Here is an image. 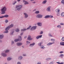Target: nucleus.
Segmentation results:
<instances>
[{"label":"nucleus","mask_w":64,"mask_h":64,"mask_svg":"<svg viewBox=\"0 0 64 64\" xmlns=\"http://www.w3.org/2000/svg\"><path fill=\"white\" fill-rule=\"evenodd\" d=\"M40 49H44L45 48V47L43 45L40 46Z\"/></svg>","instance_id":"nucleus-19"},{"label":"nucleus","mask_w":64,"mask_h":64,"mask_svg":"<svg viewBox=\"0 0 64 64\" xmlns=\"http://www.w3.org/2000/svg\"><path fill=\"white\" fill-rule=\"evenodd\" d=\"M56 12H58V13H59V12H60V9L58 8L56 10Z\"/></svg>","instance_id":"nucleus-27"},{"label":"nucleus","mask_w":64,"mask_h":64,"mask_svg":"<svg viewBox=\"0 0 64 64\" xmlns=\"http://www.w3.org/2000/svg\"><path fill=\"white\" fill-rule=\"evenodd\" d=\"M57 63H58V64H60V62H56Z\"/></svg>","instance_id":"nucleus-60"},{"label":"nucleus","mask_w":64,"mask_h":64,"mask_svg":"<svg viewBox=\"0 0 64 64\" xmlns=\"http://www.w3.org/2000/svg\"><path fill=\"white\" fill-rule=\"evenodd\" d=\"M23 56H26V54H23Z\"/></svg>","instance_id":"nucleus-55"},{"label":"nucleus","mask_w":64,"mask_h":64,"mask_svg":"<svg viewBox=\"0 0 64 64\" xmlns=\"http://www.w3.org/2000/svg\"><path fill=\"white\" fill-rule=\"evenodd\" d=\"M60 24L61 25H64V24L63 23H61Z\"/></svg>","instance_id":"nucleus-52"},{"label":"nucleus","mask_w":64,"mask_h":64,"mask_svg":"<svg viewBox=\"0 0 64 64\" xmlns=\"http://www.w3.org/2000/svg\"><path fill=\"white\" fill-rule=\"evenodd\" d=\"M35 13L36 14H38L39 13V11H36Z\"/></svg>","instance_id":"nucleus-38"},{"label":"nucleus","mask_w":64,"mask_h":64,"mask_svg":"<svg viewBox=\"0 0 64 64\" xmlns=\"http://www.w3.org/2000/svg\"><path fill=\"white\" fill-rule=\"evenodd\" d=\"M17 64H21V62H20L18 61L17 62Z\"/></svg>","instance_id":"nucleus-42"},{"label":"nucleus","mask_w":64,"mask_h":64,"mask_svg":"<svg viewBox=\"0 0 64 64\" xmlns=\"http://www.w3.org/2000/svg\"><path fill=\"white\" fill-rule=\"evenodd\" d=\"M27 36H25L24 37V38L25 39L26 38H27Z\"/></svg>","instance_id":"nucleus-58"},{"label":"nucleus","mask_w":64,"mask_h":64,"mask_svg":"<svg viewBox=\"0 0 64 64\" xmlns=\"http://www.w3.org/2000/svg\"><path fill=\"white\" fill-rule=\"evenodd\" d=\"M18 39H16L14 40V41L15 42H18V41H19V40L20 41H21L22 40V37L20 36H18Z\"/></svg>","instance_id":"nucleus-3"},{"label":"nucleus","mask_w":64,"mask_h":64,"mask_svg":"<svg viewBox=\"0 0 64 64\" xmlns=\"http://www.w3.org/2000/svg\"><path fill=\"white\" fill-rule=\"evenodd\" d=\"M63 53V51H61L60 52H59V53L60 54H61L62 53Z\"/></svg>","instance_id":"nucleus-49"},{"label":"nucleus","mask_w":64,"mask_h":64,"mask_svg":"<svg viewBox=\"0 0 64 64\" xmlns=\"http://www.w3.org/2000/svg\"><path fill=\"white\" fill-rule=\"evenodd\" d=\"M4 13H5V12H2V14H4Z\"/></svg>","instance_id":"nucleus-64"},{"label":"nucleus","mask_w":64,"mask_h":64,"mask_svg":"<svg viewBox=\"0 0 64 64\" xmlns=\"http://www.w3.org/2000/svg\"><path fill=\"white\" fill-rule=\"evenodd\" d=\"M14 26V25L13 24H11L10 26H8L5 29L6 31L4 32V33H8V30H9L10 28H12Z\"/></svg>","instance_id":"nucleus-1"},{"label":"nucleus","mask_w":64,"mask_h":64,"mask_svg":"<svg viewBox=\"0 0 64 64\" xmlns=\"http://www.w3.org/2000/svg\"><path fill=\"white\" fill-rule=\"evenodd\" d=\"M37 24L38 26H40V27L42 26V22H40L37 23Z\"/></svg>","instance_id":"nucleus-12"},{"label":"nucleus","mask_w":64,"mask_h":64,"mask_svg":"<svg viewBox=\"0 0 64 64\" xmlns=\"http://www.w3.org/2000/svg\"><path fill=\"white\" fill-rule=\"evenodd\" d=\"M17 1H15L12 3V4L14 5L16 3H17Z\"/></svg>","instance_id":"nucleus-33"},{"label":"nucleus","mask_w":64,"mask_h":64,"mask_svg":"<svg viewBox=\"0 0 64 64\" xmlns=\"http://www.w3.org/2000/svg\"><path fill=\"white\" fill-rule=\"evenodd\" d=\"M1 55L3 57H6L7 56V54L5 53L2 52L1 54Z\"/></svg>","instance_id":"nucleus-13"},{"label":"nucleus","mask_w":64,"mask_h":64,"mask_svg":"<svg viewBox=\"0 0 64 64\" xmlns=\"http://www.w3.org/2000/svg\"><path fill=\"white\" fill-rule=\"evenodd\" d=\"M24 17L25 18H28V15L26 13H24Z\"/></svg>","instance_id":"nucleus-7"},{"label":"nucleus","mask_w":64,"mask_h":64,"mask_svg":"<svg viewBox=\"0 0 64 64\" xmlns=\"http://www.w3.org/2000/svg\"><path fill=\"white\" fill-rule=\"evenodd\" d=\"M10 51L9 50H6L5 51V53H8Z\"/></svg>","instance_id":"nucleus-28"},{"label":"nucleus","mask_w":64,"mask_h":64,"mask_svg":"<svg viewBox=\"0 0 64 64\" xmlns=\"http://www.w3.org/2000/svg\"><path fill=\"white\" fill-rule=\"evenodd\" d=\"M30 43V42L27 41L26 42V45H29Z\"/></svg>","instance_id":"nucleus-23"},{"label":"nucleus","mask_w":64,"mask_h":64,"mask_svg":"<svg viewBox=\"0 0 64 64\" xmlns=\"http://www.w3.org/2000/svg\"><path fill=\"white\" fill-rule=\"evenodd\" d=\"M15 31L16 32H19L20 31V30H19V29L18 28H17L15 30Z\"/></svg>","instance_id":"nucleus-26"},{"label":"nucleus","mask_w":64,"mask_h":64,"mask_svg":"<svg viewBox=\"0 0 64 64\" xmlns=\"http://www.w3.org/2000/svg\"><path fill=\"white\" fill-rule=\"evenodd\" d=\"M61 15L62 17H63L64 16V12H62V13L61 14Z\"/></svg>","instance_id":"nucleus-30"},{"label":"nucleus","mask_w":64,"mask_h":64,"mask_svg":"<svg viewBox=\"0 0 64 64\" xmlns=\"http://www.w3.org/2000/svg\"><path fill=\"white\" fill-rule=\"evenodd\" d=\"M2 40H0V43H2Z\"/></svg>","instance_id":"nucleus-61"},{"label":"nucleus","mask_w":64,"mask_h":64,"mask_svg":"<svg viewBox=\"0 0 64 64\" xmlns=\"http://www.w3.org/2000/svg\"><path fill=\"white\" fill-rule=\"evenodd\" d=\"M13 33H14V32H10V34L11 35H13Z\"/></svg>","instance_id":"nucleus-46"},{"label":"nucleus","mask_w":64,"mask_h":64,"mask_svg":"<svg viewBox=\"0 0 64 64\" xmlns=\"http://www.w3.org/2000/svg\"><path fill=\"white\" fill-rule=\"evenodd\" d=\"M63 56H64V55L62 54H61L60 56V57H61L62 58H63Z\"/></svg>","instance_id":"nucleus-32"},{"label":"nucleus","mask_w":64,"mask_h":64,"mask_svg":"<svg viewBox=\"0 0 64 64\" xmlns=\"http://www.w3.org/2000/svg\"><path fill=\"white\" fill-rule=\"evenodd\" d=\"M4 35L3 34L0 35V39H3V38H4Z\"/></svg>","instance_id":"nucleus-18"},{"label":"nucleus","mask_w":64,"mask_h":64,"mask_svg":"<svg viewBox=\"0 0 64 64\" xmlns=\"http://www.w3.org/2000/svg\"><path fill=\"white\" fill-rule=\"evenodd\" d=\"M51 41L52 42H54V41H55V40L54 39H52L51 40Z\"/></svg>","instance_id":"nucleus-44"},{"label":"nucleus","mask_w":64,"mask_h":64,"mask_svg":"<svg viewBox=\"0 0 64 64\" xmlns=\"http://www.w3.org/2000/svg\"><path fill=\"white\" fill-rule=\"evenodd\" d=\"M37 28V26H32V28H30V30L31 31H33V30H34L36 29Z\"/></svg>","instance_id":"nucleus-6"},{"label":"nucleus","mask_w":64,"mask_h":64,"mask_svg":"<svg viewBox=\"0 0 64 64\" xmlns=\"http://www.w3.org/2000/svg\"><path fill=\"white\" fill-rule=\"evenodd\" d=\"M49 18V15L46 16L44 17V18Z\"/></svg>","instance_id":"nucleus-31"},{"label":"nucleus","mask_w":64,"mask_h":64,"mask_svg":"<svg viewBox=\"0 0 64 64\" xmlns=\"http://www.w3.org/2000/svg\"><path fill=\"white\" fill-rule=\"evenodd\" d=\"M42 35L38 36L36 37V39H39V38H42Z\"/></svg>","instance_id":"nucleus-10"},{"label":"nucleus","mask_w":64,"mask_h":64,"mask_svg":"<svg viewBox=\"0 0 64 64\" xmlns=\"http://www.w3.org/2000/svg\"><path fill=\"white\" fill-rule=\"evenodd\" d=\"M60 45H62L64 46V42H60Z\"/></svg>","instance_id":"nucleus-24"},{"label":"nucleus","mask_w":64,"mask_h":64,"mask_svg":"<svg viewBox=\"0 0 64 64\" xmlns=\"http://www.w3.org/2000/svg\"><path fill=\"white\" fill-rule=\"evenodd\" d=\"M58 28H59V29H60L61 28V25H58L57 26Z\"/></svg>","instance_id":"nucleus-34"},{"label":"nucleus","mask_w":64,"mask_h":64,"mask_svg":"<svg viewBox=\"0 0 64 64\" xmlns=\"http://www.w3.org/2000/svg\"><path fill=\"white\" fill-rule=\"evenodd\" d=\"M5 22L6 23H7L8 22V20H5Z\"/></svg>","instance_id":"nucleus-43"},{"label":"nucleus","mask_w":64,"mask_h":64,"mask_svg":"<svg viewBox=\"0 0 64 64\" xmlns=\"http://www.w3.org/2000/svg\"><path fill=\"white\" fill-rule=\"evenodd\" d=\"M17 1L18 2H20V1H21V0H17Z\"/></svg>","instance_id":"nucleus-57"},{"label":"nucleus","mask_w":64,"mask_h":64,"mask_svg":"<svg viewBox=\"0 0 64 64\" xmlns=\"http://www.w3.org/2000/svg\"><path fill=\"white\" fill-rule=\"evenodd\" d=\"M54 43H55L54 42H49L48 44L47 45H48V46H50V45H51L52 44H54Z\"/></svg>","instance_id":"nucleus-16"},{"label":"nucleus","mask_w":64,"mask_h":64,"mask_svg":"<svg viewBox=\"0 0 64 64\" xmlns=\"http://www.w3.org/2000/svg\"><path fill=\"white\" fill-rule=\"evenodd\" d=\"M6 10L7 8H6V7L5 6L4 7L1 9V11L2 12H5V11H6Z\"/></svg>","instance_id":"nucleus-5"},{"label":"nucleus","mask_w":64,"mask_h":64,"mask_svg":"<svg viewBox=\"0 0 64 64\" xmlns=\"http://www.w3.org/2000/svg\"><path fill=\"white\" fill-rule=\"evenodd\" d=\"M42 42L39 43L38 44V46H42L41 45H42Z\"/></svg>","instance_id":"nucleus-35"},{"label":"nucleus","mask_w":64,"mask_h":64,"mask_svg":"<svg viewBox=\"0 0 64 64\" xmlns=\"http://www.w3.org/2000/svg\"><path fill=\"white\" fill-rule=\"evenodd\" d=\"M9 17V15H6L4 16H0V18H4L5 17L6 18H8Z\"/></svg>","instance_id":"nucleus-9"},{"label":"nucleus","mask_w":64,"mask_h":64,"mask_svg":"<svg viewBox=\"0 0 64 64\" xmlns=\"http://www.w3.org/2000/svg\"><path fill=\"white\" fill-rule=\"evenodd\" d=\"M23 59V56H20L18 58V60H21Z\"/></svg>","instance_id":"nucleus-17"},{"label":"nucleus","mask_w":64,"mask_h":64,"mask_svg":"<svg viewBox=\"0 0 64 64\" xmlns=\"http://www.w3.org/2000/svg\"><path fill=\"white\" fill-rule=\"evenodd\" d=\"M53 62H52L50 63V64H53Z\"/></svg>","instance_id":"nucleus-51"},{"label":"nucleus","mask_w":64,"mask_h":64,"mask_svg":"<svg viewBox=\"0 0 64 64\" xmlns=\"http://www.w3.org/2000/svg\"><path fill=\"white\" fill-rule=\"evenodd\" d=\"M27 30V29L26 28H24L21 30V31H26Z\"/></svg>","instance_id":"nucleus-36"},{"label":"nucleus","mask_w":64,"mask_h":64,"mask_svg":"<svg viewBox=\"0 0 64 64\" xmlns=\"http://www.w3.org/2000/svg\"><path fill=\"white\" fill-rule=\"evenodd\" d=\"M61 3L63 5H64V0H62L61 1Z\"/></svg>","instance_id":"nucleus-37"},{"label":"nucleus","mask_w":64,"mask_h":64,"mask_svg":"<svg viewBox=\"0 0 64 64\" xmlns=\"http://www.w3.org/2000/svg\"><path fill=\"white\" fill-rule=\"evenodd\" d=\"M51 60V58H48L46 59V61H48L49 60Z\"/></svg>","instance_id":"nucleus-22"},{"label":"nucleus","mask_w":64,"mask_h":64,"mask_svg":"<svg viewBox=\"0 0 64 64\" xmlns=\"http://www.w3.org/2000/svg\"><path fill=\"white\" fill-rule=\"evenodd\" d=\"M37 64H41V62H37Z\"/></svg>","instance_id":"nucleus-50"},{"label":"nucleus","mask_w":64,"mask_h":64,"mask_svg":"<svg viewBox=\"0 0 64 64\" xmlns=\"http://www.w3.org/2000/svg\"><path fill=\"white\" fill-rule=\"evenodd\" d=\"M43 33V32L42 31H41L40 33V34L41 35V34H42Z\"/></svg>","instance_id":"nucleus-45"},{"label":"nucleus","mask_w":64,"mask_h":64,"mask_svg":"<svg viewBox=\"0 0 64 64\" xmlns=\"http://www.w3.org/2000/svg\"><path fill=\"white\" fill-rule=\"evenodd\" d=\"M33 40V38H30V40H29L30 41V40Z\"/></svg>","instance_id":"nucleus-54"},{"label":"nucleus","mask_w":64,"mask_h":64,"mask_svg":"<svg viewBox=\"0 0 64 64\" xmlns=\"http://www.w3.org/2000/svg\"><path fill=\"white\" fill-rule=\"evenodd\" d=\"M43 15L41 14H38L36 15V17L37 18H42Z\"/></svg>","instance_id":"nucleus-4"},{"label":"nucleus","mask_w":64,"mask_h":64,"mask_svg":"<svg viewBox=\"0 0 64 64\" xmlns=\"http://www.w3.org/2000/svg\"><path fill=\"white\" fill-rule=\"evenodd\" d=\"M48 36L49 37H52L53 36L51 35V34L50 33H49L48 34Z\"/></svg>","instance_id":"nucleus-25"},{"label":"nucleus","mask_w":64,"mask_h":64,"mask_svg":"<svg viewBox=\"0 0 64 64\" xmlns=\"http://www.w3.org/2000/svg\"><path fill=\"white\" fill-rule=\"evenodd\" d=\"M22 2H25L24 3V5H26L27 4H29V2H28L25 0H22Z\"/></svg>","instance_id":"nucleus-15"},{"label":"nucleus","mask_w":64,"mask_h":64,"mask_svg":"<svg viewBox=\"0 0 64 64\" xmlns=\"http://www.w3.org/2000/svg\"><path fill=\"white\" fill-rule=\"evenodd\" d=\"M49 18H53V16H52L49 15Z\"/></svg>","instance_id":"nucleus-39"},{"label":"nucleus","mask_w":64,"mask_h":64,"mask_svg":"<svg viewBox=\"0 0 64 64\" xmlns=\"http://www.w3.org/2000/svg\"><path fill=\"white\" fill-rule=\"evenodd\" d=\"M22 8V5H17L15 6V9H17L16 10L18 11H20Z\"/></svg>","instance_id":"nucleus-2"},{"label":"nucleus","mask_w":64,"mask_h":64,"mask_svg":"<svg viewBox=\"0 0 64 64\" xmlns=\"http://www.w3.org/2000/svg\"><path fill=\"white\" fill-rule=\"evenodd\" d=\"M35 43L34 42L32 44H30V47H32L34 46V45H35Z\"/></svg>","instance_id":"nucleus-14"},{"label":"nucleus","mask_w":64,"mask_h":64,"mask_svg":"<svg viewBox=\"0 0 64 64\" xmlns=\"http://www.w3.org/2000/svg\"><path fill=\"white\" fill-rule=\"evenodd\" d=\"M62 40L63 41H64V37H62Z\"/></svg>","instance_id":"nucleus-48"},{"label":"nucleus","mask_w":64,"mask_h":64,"mask_svg":"<svg viewBox=\"0 0 64 64\" xmlns=\"http://www.w3.org/2000/svg\"><path fill=\"white\" fill-rule=\"evenodd\" d=\"M47 0H45L44 1L42 2V4H46V2H47Z\"/></svg>","instance_id":"nucleus-21"},{"label":"nucleus","mask_w":64,"mask_h":64,"mask_svg":"<svg viewBox=\"0 0 64 64\" xmlns=\"http://www.w3.org/2000/svg\"><path fill=\"white\" fill-rule=\"evenodd\" d=\"M32 3H33V4H35V3H36V2H32Z\"/></svg>","instance_id":"nucleus-56"},{"label":"nucleus","mask_w":64,"mask_h":64,"mask_svg":"<svg viewBox=\"0 0 64 64\" xmlns=\"http://www.w3.org/2000/svg\"><path fill=\"white\" fill-rule=\"evenodd\" d=\"M22 48H24V46H22Z\"/></svg>","instance_id":"nucleus-62"},{"label":"nucleus","mask_w":64,"mask_h":64,"mask_svg":"<svg viewBox=\"0 0 64 64\" xmlns=\"http://www.w3.org/2000/svg\"><path fill=\"white\" fill-rule=\"evenodd\" d=\"M56 15L58 16H60V14L59 13H57L56 14Z\"/></svg>","instance_id":"nucleus-47"},{"label":"nucleus","mask_w":64,"mask_h":64,"mask_svg":"<svg viewBox=\"0 0 64 64\" xmlns=\"http://www.w3.org/2000/svg\"><path fill=\"white\" fill-rule=\"evenodd\" d=\"M11 59H12V58H11V57H8V58H7V60L8 61H10V60H11Z\"/></svg>","instance_id":"nucleus-20"},{"label":"nucleus","mask_w":64,"mask_h":64,"mask_svg":"<svg viewBox=\"0 0 64 64\" xmlns=\"http://www.w3.org/2000/svg\"><path fill=\"white\" fill-rule=\"evenodd\" d=\"M31 27V26H30L28 28H27V30H28V29H30Z\"/></svg>","instance_id":"nucleus-41"},{"label":"nucleus","mask_w":64,"mask_h":64,"mask_svg":"<svg viewBox=\"0 0 64 64\" xmlns=\"http://www.w3.org/2000/svg\"><path fill=\"white\" fill-rule=\"evenodd\" d=\"M51 8L52 7L51 6L48 7L47 8L46 11H48V12H50V11H51V10H50V8Z\"/></svg>","instance_id":"nucleus-11"},{"label":"nucleus","mask_w":64,"mask_h":64,"mask_svg":"<svg viewBox=\"0 0 64 64\" xmlns=\"http://www.w3.org/2000/svg\"><path fill=\"white\" fill-rule=\"evenodd\" d=\"M23 32H22L20 34L21 36H22V35H23Z\"/></svg>","instance_id":"nucleus-53"},{"label":"nucleus","mask_w":64,"mask_h":64,"mask_svg":"<svg viewBox=\"0 0 64 64\" xmlns=\"http://www.w3.org/2000/svg\"><path fill=\"white\" fill-rule=\"evenodd\" d=\"M14 44V42L13 41H12V43H11V44L12 45H13Z\"/></svg>","instance_id":"nucleus-40"},{"label":"nucleus","mask_w":64,"mask_h":64,"mask_svg":"<svg viewBox=\"0 0 64 64\" xmlns=\"http://www.w3.org/2000/svg\"><path fill=\"white\" fill-rule=\"evenodd\" d=\"M30 38H31V36L30 35H28V38H27L28 40H29Z\"/></svg>","instance_id":"nucleus-29"},{"label":"nucleus","mask_w":64,"mask_h":64,"mask_svg":"<svg viewBox=\"0 0 64 64\" xmlns=\"http://www.w3.org/2000/svg\"><path fill=\"white\" fill-rule=\"evenodd\" d=\"M64 64V62H62V63H60V64Z\"/></svg>","instance_id":"nucleus-59"},{"label":"nucleus","mask_w":64,"mask_h":64,"mask_svg":"<svg viewBox=\"0 0 64 64\" xmlns=\"http://www.w3.org/2000/svg\"><path fill=\"white\" fill-rule=\"evenodd\" d=\"M16 45L18 46H20L23 45V43L21 42H17L16 43Z\"/></svg>","instance_id":"nucleus-8"},{"label":"nucleus","mask_w":64,"mask_h":64,"mask_svg":"<svg viewBox=\"0 0 64 64\" xmlns=\"http://www.w3.org/2000/svg\"><path fill=\"white\" fill-rule=\"evenodd\" d=\"M34 0H30V1L32 2V1H34Z\"/></svg>","instance_id":"nucleus-63"}]
</instances>
